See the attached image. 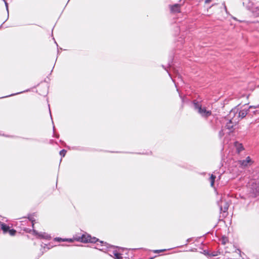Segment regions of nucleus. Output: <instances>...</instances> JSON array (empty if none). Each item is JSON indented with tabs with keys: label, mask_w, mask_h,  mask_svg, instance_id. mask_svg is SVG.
Segmentation results:
<instances>
[{
	"label": "nucleus",
	"mask_w": 259,
	"mask_h": 259,
	"mask_svg": "<svg viewBox=\"0 0 259 259\" xmlns=\"http://www.w3.org/2000/svg\"><path fill=\"white\" fill-rule=\"evenodd\" d=\"M192 103L194 109L197 111L201 117L206 118L211 115L210 110H207L205 107H202L201 102L194 100Z\"/></svg>",
	"instance_id": "f03ea898"
},
{
	"label": "nucleus",
	"mask_w": 259,
	"mask_h": 259,
	"mask_svg": "<svg viewBox=\"0 0 259 259\" xmlns=\"http://www.w3.org/2000/svg\"><path fill=\"white\" fill-rule=\"evenodd\" d=\"M203 252H204V253L205 254H208V255H209V254L208 253V250H204L203 251Z\"/></svg>",
	"instance_id": "c85d7f7f"
},
{
	"label": "nucleus",
	"mask_w": 259,
	"mask_h": 259,
	"mask_svg": "<svg viewBox=\"0 0 259 259\" xmlns=\"http://www.w3.org/2000/svg\"><path fill=\"white\" fill-rule=\"evenodd\" d=\"M55 241H57L58 242L65 241V238L63 239L60 237H56L54 238Z\"/></svg>",
	"instance_id": "4be33fe9"
},
{
	"label": "nucleus",
	"mask_w": 259,
	"mask_h": 259,
	"mask_svg": "<svg viewBox=\"0 0 259 259\" xmlns=\"http://www.w3.org/2000/svg\"><path fill=\"white\" fill-rule=\"evenodd\" d=\"M4 2H5V6H6V10H7V12H8L7 19L6 20V21H7L8 20V19L9 18L8 4V3L5 0H4Z\"/></svg>",
	"instance_id": "aec40b11"
},
{
	"label": "nucleus",
	"mask_w": 259,
	"mask_h": 259,
	"mask_svg": "<svg viewBox=\"0 0 259 259\" xmlns=\"http://www.w3.org/2000/svg\"><path fill=\"white\" fill-rule=\"evenodd\" d=\"M219 254H220V252L219 251H212L209 254V255L211 256H218Z\"/></svg>",
	"instance_id": "a211bd4d"
},
{
	"label": "nucleus",
	"mask_w": 259,
	"mask_h": 259,
	"mask_svg": "<svg viewBox=\"0 0 259 259\" xmlns=\"http://www.w3.org/2000/svg\"><path fill=\"white\" fill-rule=\"evenodd\" d=\"M67 152V151L65 149H62L60 151V155L62 156V157H64L66 155V153Z\"/></svg>",
	"instance_id": "f3484780"
},
{
	"label": "nucleus",
	"mask_w": 259,
	"mask_h": 259,
	"mask_svg": "<svg viewBox=\"0 0 259 259\" xmlns=\"http://www.w3.org/2000/svg\"><path fill=\"white\" fill-rule=\"evenodd\" d=\"M251 161V158L249 156H247L245 159L239 160V164L242 167H245L248 165V164Z\"/></svg>",
	"instance_id": "423d86ee"
},
{
	"label": "nucleus",
	"mask_w": 259,
	"mask_h": 259,
	"mask_svg": "<svg viewBox=\"0 0 259 259\" xmlns=\"http://www.w3.org/2000/svg\"><path fill=\"white\" fill-rule=\"evenodd\" d=\"M162 67L167 71L168 73V75L170 76V74L168 72V70L166 69V68L164 66V65H162Z\"/></svg>",
	"instance_id": "c756f323"
},
{
	"label": "nucleus",
	"mask_w": 259,
	"mask_h": 259,
	"mask_svg": "<svg viewBox=\"0 0 259 259\" xmlns=\"http://www.w3.org/2000/svg\"><path fill=\"white\" fill-rule=\"evenodd\" d=\"M56 138H58L59 137V135H57L56 136Z\"/></svg>",
	"instance_id": "58836bf2"
},
{
	"label": "nucleus",
	"mask_w": 259,
	"mask_h": 259,
	"mask_svg": "<svg viewBox=\"0 0 259 259\" xmlns=\"http://www.w3.org/2000/svg\"><path fill=\"white\" fill-rule=\"evenodd\" d=\"M223 6H224V9H225V12L227 13H228L227 9V7H226V5H225V2H224V3H223Z\"/></svg>",
	"instance_id": "bb28decb"
},
{
	"label": "nucleus",
	"mask_w": 259,
	"mask_h": 259,
	"mask_svg": "<svg viewBox=\"0 0 259 259\" xmlns=\"http://www.w3.org/2000/svg\"><path fill=\"white\" fill-rule=\"evenodd\" d=\"M165 250H166V249H158V250H154L153 251L154 253H160V252H163Z\"/></svg>",
	"instance_id": "b1692460"
},
{
	"label": "nucleus",
	"mask_w": 259,
	"mask_h": 259,
	"mask_svg": "<svg viewBox=\"0 0 259 259\" xmlns=\"http://www.w3.org/2000/svg\"><path fill=\"white\" fill-rule=\"evenodd\" d=\"M224 135V131L223 130H221L220 131L219 133V136L220 137V138H222Z\"/></svg>",
	"instance_id": "5701e85b"
},
{
	"label": "nucleus",
	"mask_w": 259,
	"mask_h": 259,
	"mask_svg": "<svg viewBox=\"0 0 259 259\" xmlns=\"http://www.w3.org/2000/svg\"><path fill=\"white\" fill-rule=\"evenodd\" d=\"M149 259H153V257H152L149 258Z\"/></svg>",
	"instance_id": "e433bc0d"
},
{
	"label": "nucleus",
	"mask_w": 259,
	"mask_h": 259,
	"mask_svg": "<svg viewBox=\"0 0 259 259\" xmlns=\"http://www.w3.org/2000/svg\"><path fill=\"white\" fill-rule=\"evenodd\" d=\"M41 246H42V247H44V248H46V247L47 246V247L48 249H49L50 248V247H48V245H47V244H44V246H43L42 245H41Z\"/></svg>",
	"instance_id": "cd10ccee"
},
{
	"label": "nucleus",
	"mask_w": 259,
	"mask_h": 259,
	"mask_svg": "<svg viewBox=\"0 0 259 259\" xmlns=\"http://www.w3.org/2000/svg\"><path fill=\"white\" fill-rule=\"evenodd\" d=\"M3 24L0 26V28L2 27Z\"/></svg>",
	"instance_id": "ea45409f"
},
{
	"label": "nucleus",
	"mask_w": 259,
	"mask_h": 259,
	"mask_svg": "<svg viewBox=\"0 0 259 259\" xmlns=\"http://www.w3.org/2000/svg\"><path fill=\"white\" fill-rule=\"evenodd\" d=\"M28 218L31 222L32 227H33L34 222L35 221L34 218L31 215L29 216Z\"/></svg>",
	"instance_id": "412c9836"
},
{
	"label": "nucleus",
	"mask_w": 259,
	"mask_h": 259,
	"mask_svg": "<svg viewBox=\"0 0 259 259\" xmlns=\"http://www.w3.org/2000/svg\"><path fill=\"white\" fill-rule=\"evenodd\" d=\"M168 65H169V67H171V65H170V64L169 63H168Z\"/></svg>",
	"instance_id": "4c0bfd02"
},
{
	"label": "nucleus",
	"mask_w": 259,
	"mask_h": 259,
	"mask_svg": "<svg viewBox=\"0 0 259 259\" xmlns=\"http://www.w3.org/2000/svg\"><path fill=\"white\" fill-rule=\"evenodd\" d=\"M0 136L6 137H9V136L6 135L5 134H0Z\"/></svg>",
	"instance_id": "2f4dec72"
},
{
	"label": "nucleus",
	"mask_w": 259,
	"mask_h": 259,
	"mask_svg": "<svg viewBox=\"0 0 259 259\" xmlns=\"http://www.w3.org/2000/svg\"><path fill=\"white\" fill-rule=\"evenodd\" d=\"M258 107V105L256 106H250L247 108H242V107H240L239 105H238L230 111L229 116L230 117L232 116V118H233L235 116L236 114L238 113V117L240 118V119H242L243 118H244L248 113L249 111V109L252 108H256Z\"/></svg>",
	"instance_id": "f257e3e1"
},
{
	"label": "nucleus",
	"mask_w": 259,
	"mask_h": 259,
	"mask_svg": "<svg viewBox=\"0 0 259 259\" xmlns=\"http://www.w3.org/2000/svg\"><path fill=\"white\" fill-rule=\"evenodd\" d=\"M9 229V226L4 223H2L0 230L1 229L3 231V233L5 234L8 232Z\"/></svg>",
	"instance_id": "ddd939ff"
},
{
	"label": "nucleus",
	"mask_w": 259,
	"mask_h": 259,
	"mask_svg": "<svg viewBox=\"0 0 259 259\" xmlns=\"http://www.w3.org/2000/svg\"><path fill=\"white\" fill-rule=\"evenodd\" d=\"M33 235H35L37 238L45 239L46 240H50L51 237L50 235L45 232H38L35 230H32Z\"/></svg>",
	"instance_id": "20e7f679"
},
{
	"label": "nucleus",
	"mask_w": 259,
	"mask_h": 259,
	"mask_svg": "<svg viewBox=\"0 0 259 259\" xmlns=\"http://www.w3.org/2000/svg\"><path fill=\"white\" fill-rule=\"evenodd\" d=\"M114 257L115 259H123L119 253H115Z\"/></svg>",
	"instance_id": "6ab92c4d"
},
{
	"label": "nucleus",
	"mask_w": 259,
	"mask_h": 259,
	"mask_svg": "<svg viewBox=\"0 0 259 259\" xmlns=\"http://www.w3.org/2000/svg\"><path fill=\"white\" fill-rule=\"evenodd\" d=\"M49 111H50L51 117H52V115H51V109L50 108H49ZM51 118L52 119V118Z\"/></svg>",
	"instance_id": "72a5a7b5"
},
{
	"label": "nucleus",
	"mask_w": 259,
	"mask_h": 259,
	"mask_svg": "<svg viewBox=\"0 0 259 259\" xmlns=\"http://www.w3.org/2000/svg\"><path fill=\"white\" fill-rule=\"evenodd\" d=\"M234 146L235 147L236 152L238 154H239L241 151H242L244 149L243 145L238 141H235L234 142Z\"/></svg>",
	"instance_id": "0eeeda50"
},
{
	"label": "nucleus",
	"mask_w": 259,
	"mask_h": 259,
	"mask_svg": "<svg viewBox=\"0 0 259 259\" xmlns=\"http://www.w3.org/2000/svg\"><path fill=\"white\" fill-rule=\"evenodd\" d=\"M228 207H229L228 203L227 202H225L223 206L222 205L220 206V211L221 212L223 211V212L226 213L228 211Z\"/></svg>",
	"instance_id": "f8f14e48"
},
{
	"label": "nucleus",
	"mask_w": 259,
	"mask_h": 259,
	"mask_svg": "<svg viewBox=\"0 0 259 259\" xmlns=\"http://www.w3.org/2000/svg\"><path fill=\"white\" fill-rule=\"evenodd\" d=\"M216 178L215 176L212 174L210 177V185L211 187H213L214 185L215 179Z\"/></svg>",
	"instance_id": "4468645a"
},
{
	"label": "nucleus",
	"mask_w": 259,
	"mask_h": 259,
	"mask_svg": "<svg viewBox=\"0 0 259 259\" xmlns=\"http://www.w3.org/2000/svg\"><path fill=\"white\" fill-rule=\"evenodd\" d=\"M87 237H89L90 240H84L83 241L84 243H97L99 242L100 244L97 243V245L99 246V248L96 247V248L99 249L101 251H104L106 250L107 248L109 247V244L106 242H104L103 241H100L99 239L95 237H92L90 236H87Z\"/></svg>",
	"instance_id": "7ed1b4c3"
},
{
	"label": "nucleus",
	"mask_w": 259,
	"mask_h": 259,
	"mask_svg": "<svg viewBox=\"0 0 259 259\" xmlns=\"http://www.w3.org/2000/svg\"><path fill=\"white\" fill-rule=\"evenodd\" d=\"M189 239H188L187 240L186 243L185 245H187V243L189 242Z\"/></svg>",
	"instance_id": "473e14b6"
},
{
	"label": "nucleus",
	"mask_w": 259,
	"mask_h": 259,
	"mask_svg": "<svg viewBox=\"0 0 259 259\" xmlns=\"http://www.w3.org/2000/svg\"><path fill=\"white\" fill-rule=\"evenodd\" d=\"M109 246V248H107L106 250H104L103 251L105 252L106 250H107L108 251L111 252L112 254H111L110 252H108V253L109 254V255H110L111 256H112V255H113L115 256V253H118L116 249H115V248L117 247L113 245H110V244Z\"/></svg>",
	"instance_id": "1a4fd4ad"
},
{
	"label": "nucleus",
	"mask_w": 259,
	"mask_h": 259,
	"mask_svg": "<svg viewBox=\"0 0 259 259\" xmlns=\"http://www.w3.org/2000/svg\"><path fill=\"white\" fill-rule=\"evenodd\" d=\"M87 236H90V235L87 233L83 234L81 235V237H79L78 238H77L76 240L77 241L84 243V242L83 241L84 240H90L89 237H87Z\"/></svg>",
	"instance_id": "9b49d317"
},
{
	"label": "nucleus",
	"mask_w": 259,
	"mask_h": 259,
	"mask_svg": "<svg viewBox=\"0 0 259 259\" xmlns=\"http://www.w3.org/2000/svg\"><path fill=\"white\" fill-rule=\"evenodd\" d=\"M220 241H221V243L223 245H225L226 243L228 241V239L226 236H223L221 238Z\"/></svg>",
	"instance_id": "2eb2a0df"
},
{
	"label": "nucleus",
	"mask_w": 259,
	"mask_h": 259,
	"mask_svg": "<svg viewBox=\"0 0 259 259\" xmlns=\"http://www.w3.org/2000/svg\"><path fill=\"white\" fill-rule=\"evenodd\" d=\"M211 1V0H205V3L207 4L210 3Z\"/></svg>",
	"instance_id": "7c9ffc66"
},
{
	"label": "nucleus",
	"mask_w": 259,
	"mask_h": 259,
	"mask_svg": "<svg viewBox=\"0 0 259 259\" xmlns=\"http://www.w3.org/2000/svg\"><path fill=\"white\" fill-rule=\"evenodd\" d=\"M243 5L247 10L251 11L253 8V3L252 2L249 1L247 2L243 3Z\"/></svg>",
	"instance_id": "9d476101"
},
{
	"label": "nucleus",
	"mask_w": 259,
	"mask_h": 259,
	"mask_svg": "<svg viewBox=\"0 0 259 259\" xmlns=\"http://www.w3.org/2000/svg\"><path fill=\"white\" fill-rule=\"evenodd\" d=\"M65 241L72 242L73 241V240L70 238H65Z\"/></svg>",
	"instance_id": "a878e982"
},
{
	"label": "nucleus",
	"mask_w": 259,
	"mask_h": 259,
	"mask_svg": "<svg viewBox=\"0 0 259 259\" xmlns=\"http://www.w3.org/2000/svg\"><path fill=\"white\" fill-rule=\"evenodd\" d=\"M8 232L10 234V235H11V236H14L15 235V234L16 233V231L13 229H10V228Z\"/></svg>",
	"instance_id": "dca6fc26"
},
{
	"label": "nucleus",
	"mask_w": 259,
	"mask_h": 259,
	"mask_svg": "<svg viewBox=\"0 0 259 259\" xmlns=\"http://www.w3.org/2000/svg\"><path fill=\"white\" fill-rule=\"evenodd\" d=\"M232 118V116L231 117ZM233 119H230L226 124L225 128L229 131V133H232L235 130L234 126L236 125V122H233Z\"/></svg>",
	"instance_id": "39448f33"
},
{
	"label": "nucleus",
	"mask_w": 259,
	"mask_h": 259,
	"mask_svg": "<svg viewBox=\"0 0 259 259\" xmlns=\"http://www.w3.org/2000/svg\"><path fill=\"white\" fill-rule=\"evenodd\" d=\"M53 131L54 132L55 131V126L53 125Z\"/></svg>",
	"instance_id": "c9c22d12"
},
{
	"label": "nucleus",
	"mask_w": 259,
	"mask_h": 259,
	"mask_svg": "<svg viewBox=\"0 0 259 259\" xmlns=\"http://www.w3.org/2000/svg\"><path fill=\"white\" fill-rule=\"evenodd\" d=\"M181 5L178 4L170 6V11L173 13H178L180 12Z\"/></svg>",
	"instance_id": "6e6552de"
},
{
	"label": "nucleus",
	"mask_w": 259,
	"mask_h": 259,
	"mask_svg": "<svg viewBox=\"0 0 259 259\" xmlns=\"http://www.w3.org/2000/svg\"><path fill=\"white\" fill-rule=\"evenodd\" d=\"M25 91H22V92H19V93H15V94H12L10 95H8V96H5V97H10V96H14V95H18L19 94H21V93H24L25 92Z\"/></svg>",
	"instance_id": "393cba45"
},
{
	"label": "nucleus",
	"mask_w": 259,
	"mask_h": 259,
	"mask_svg": "<svg viewBox=\"0 0 259 259\" xmlns=\"http://www.w3.org/2000/svg\"><path fill=\"white\" fill-rule=\"evenodd\" d=\"M180 97L182 99V101L183 102V98H182V97L180 95Z\"/></svg>",
	"instance_id": "f704fd0d"
}]
</instances>
